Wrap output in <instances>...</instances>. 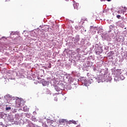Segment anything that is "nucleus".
<instances>
[{
	"label": "nucleus",
	"instance_id": "nucleus-1",
	"mask_svg": "<svg viewBox=\"0 0 127 127\" xmlns=\"http://www.w3.org/2000/svg\"><path fill=\"white\" fill-rule=\"evenodd\" d=\"M66 123V120L64 119H60L59 120V124L60 125H64Z\"/></svg>",
	"mask_w": 127,
	"mask_h": 127
},
{
	"label": "nucleus",
	"instance_id": "nucleus-2",
	"mask_svg": "<svg viewBox=\"0 0 127 127\" xmlns=\"http://www.w3.org/2000/svg\"><path fill=\"white\" fill-rule=\"evenodd\" d=\"M5 99H6V100H7V99H8L9 100H11V95H10L9 94H7L6 95H5L4 96Z\"/></svg>",
	"mask_w": 127,
	"mask_h": 127
},
{
	"label": "nucleus",
	"instance_id": "nucleus-3",
	"mask_svg": "<svg viewBox=\"0 0 127 127\" xmlns=\"http://www.w3.org/2000/svg\"><path fill=\"white\" fill-rule=\"evenodd\" d=\"M53 123H54V121L50 120L49 119L47 120V123L50 124V125H52V124H53Z\"/></svg>",
	"mask_w": 127,
	"mask_h": 127
},
{
	"label": "nucleus",
	"instance_id": "nucleus-4",
	"mask_svg": "<svg viewBox=\"0 0 127 127\" xmlns=\"http://www.w3.org/2000/svg\"><path fill=\"white\" fill-rule=\"evenodd\" d=\"M54 101L55 102H58V97H57V95H54Z\"/></svg>",
	"mask_w": 127,
	"mask_h": 127
},
{
	"label": "nucleus",
	"instance_id": "nucleus-5",
	"mask_svg": "<svg viewBox=\"0 0 127 127\" xmlns=\"http://www.w3.org/2000/svg\"><path fill=\"white\" fill-rule=\"evenodd\" d=\"M117 18H118V19H120V18L122 19V20L124 19V17H122V16H121L120 15H117L116 16Z\"/></svg>",
	"mask_w": 127,
	"mask_h": 127
},
{
	"label": "nucleus",
	"instance_id": "nucleus-6",
	"mask_svg": "<svg viewBox=\"0 0 127 127\" xmlns=\"http://www.w3.org/2000/svg\"><path fill=\"white\" fill-rule=\"evenodd\" d=\"M42 85L43 86H46V85H47V81L43 80V82H42Z\"/></svg>",
	"mask_w": 127,
	"mask_h": 127
},
{
	"label": "nucleus",
	"instance_id": "nucleus-7",
	"mask_svg": "<svg viewBox=\"0 0 127 127\" xmlns=\"http://www.w3.org/2000/svg\"><path fill=\"white\" fill-rule=\"evenodd\" d=\"M79 40H80V38H79V37H76L74 41H76V42H78Z\"/></svg>",
	"mask_w": 127,
	"mask_h": 127
},
{
	"label": "nucleus",
	"instance_id": "nucleus-8",
	"mask_svg": "<svg viewBox=\"0 0 127 127\" xmlns=\"http://www.w3.org/2000/svg\"><path fill=\"white\" fill-rule=\"evenodd\" d=\"M58 88H59V89L57 90L58 92L60 91V90H62V88H60V85H59L58 86L56 87L55 88L57 89Z\"/></svg>",
	"mask_w": 127,
	"mask_h": 127
},
{
	"label": "nucleus",
	"instance_id": "nucleus-9",
	"mask_svg": "<svg viewBox=\"0 0 127 127\" xmlns=\"http://www.w3.org/2000/svg\"><path fill=\"white\" fill-rule=\"evenodd\" d=\"M70 123H72V124H74V125H76V121H74V120H71L69 121Z\"/></svg>",
	"mask_w": 127,
	"mask_h": 127
},
{
	"label": "nucleus",
	"instance_id": "nucleus-10",
	"mask_svg": "<svg viewBox=\"0 0 127 127\" xmlns=\"http://www.w3.org/2000/svg\"><path fill=\"white\" fill-rule=\"evenodd\" d=\"M6 111H8L9 110H11V107H6L5 109Z\"/></svg>",
	"mask_w": 127,
	"mask_h": 127
},
{
	"label": "nucleus",
	"instance_id": "nucleus-11",
	"mask_svg": "<svg viewBox=\"0 0 127 127\" xmlns=\"http://www.w3.org/2000/svg\"><path fill=\"white\" fill-rule=\"evenodd\" d=\"M117 12H118V13H121V12H123V10H121V11L118 10Z\"/></svg>",
	"mask_w": 127,
	"mask_h": 127
},
{
	"label": "nucleus",
	"instance_id": "nucleus-12",
	"mask_svg": "<svg viewBox=\"0 0 127 127\" xmlns=\"http://www.w3.org/2000/svg\"><path fill=\"white\" fill-rule=\"evenodd\" d=\"M48 68H51V63L49 64V66H48Z\"/></svg>",
	"mask_w": 127,
	"mask_h": 127
},
{
	"label": "nucleus",
	"instance_id": "nucleus-13",
	"mask_svg": "<svg viewBox=\"0 0 127 127\" xmlns=\"http://www.w3.org/2000/svg\"><path fill=\"white\" fill-rule=\"evenodd\" d=\"M81 20H87V19L86 18H84V19H81Z\"/></svg>",
	"mask_w": 127,
	"mask_h": 127
},
{
	"label": "nucleus",
	"instance_id": "nucleus-14",
	"mask_svg": "<svg viewBox=\"0 0 127 127\" xmlns=\"http://www.w3.org/2000/svg\"><path fill=\"white\" fill-rule=\"evenodd\" d=\"M107 0V1H111V0Z\"/></svg>",
	"mask_w": 127,
	"mask_h": 127
},
{
	"label": "nucleus",
	"instance_id": "nucleus-15",
	"mask_svg": "<svg viewBox=\"0 0 127 127\" xmlns=\"http://www.w3.org/2000/svg\"><path fill=\"white\" fill-rule=\"evenodd\" d=\"M10 102V101H7V103H9V102Z\"/></svg>",
	"mask_w": 127,
	"mask_h": 127
},
{
	"label": "nucleus",
	"instance_id": "nucleus-16",
	"mask_svg": "<svg viewBox=\"0 0 127 127\" xmlns=\"http://www.w3.org/2000/svg\"><path fill=\"white\" fill-rule=\"evenodd\" d=\"M76 27V28H78V27L77 26H76V27Z\"/></svg>",
	"mask_w": 127,
	"mask_h": 127
}]
</instances>
